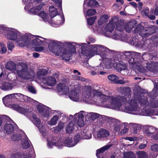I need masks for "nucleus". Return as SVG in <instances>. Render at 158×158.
I'll return each mask as SVG.
<instances>
[{"mask_svg": "<svg viewBox=\"0 0 158 158\" xmlns=\"http://www.w3.org/2000/svg\"><path fill=\"white\" fill-rule=\"evenodd\" d=\"M76 135L78 139V141L81 139H89L92 138V134L91 132L89 131H81L80 134H77Z\"/></svg>", "mask_w": 158, "mask_h": 158, "instance_id": "7c9ffc66", "label": "nucleus"}, {"mask_svg": "<svg viewBox=\"0 0 158 158\" xmlns=\"http://www.w3.org/2000/svg\"><path fill=\"white\" fill-rule=\"evenodd\" d=\"M110 158H135V155L132 152H124L120 154H114Z\"/></svg>", "mask_w": 158, "mask_h": 158, "instance_id": "f3484780", "label": "nucleus"}, {"mask_svg": "<svg viewBox=\"0 0 158 158\" xmlns=\"http://www.w3.org/2000/svg\"><path fill=\"white\" fill-rule=\"evenodd\" d=\"M93 30L95 32H97L99 34H102L105 35V32L103 31L102 28L101 27H96L95 29L94 28Z\"/></svg>", "mask_w": 158, "mask_h": 158, "instance_id": "3c124183", "label": "nucleus"}, {"mask_svg": "<svg viewBox=\"0 0 158 158\" xmlns=\"http://www.w3.org/2000/svg\"><path fill=\"white\" fill-rule=\"evenodd\" d=\"M157 153H150L149 155L148 154V158H155L158 155Z\"/></svg>", "mask_w": 158, "mask_h": 158, "instance_id": "774afa93", "label": "nucleus"}, {"mask_svg": "<svg viewBox=\"0 0 158 158\" xmlns=\"http://www.w3.org/2000/svg\"><path fill=\"white\" fill-rule=\"evenodd\" d=\"M53 1L56 5H57V6L60 9H62L61 7V2L59 0H52Z\"/></svg>", "mask_w": 158, "mask_h": 158, "instance_id": "bf43d9fd", "label": "nucleus"}, {"mask_svg": "<svg viewBox=\"0 0 158 158\" xmlns=\"http://www.w3.org/2000/svg\"><path fill=\"white\" fill-rule=\"evenodd\" d=\"M46 42L49 43L48 48L50 51L56 56H60L62 53V48L60 46L62 43L53 40H46Z\"/></svg>", "mask_w": 158, "mask_h": 158, "instance_id": "1a4fd4ad", "label": "nucleus"}, {"mask_svg": "<svg viewBox=\"0 0 158 158\" xmlns=\"http://www.w3.org/2000/svg\"><path fill=\"white\" fill-rule=\"evenodd\" d=\"M64 44L66 47L62 52V57L63 59L67 61L70 60L73 54L76 52V48H77L78 46L81 48V53L84 56L89 58L97 55H100L102 59V56H104L107 58L109 57V56L104 52H108L110 51V50L101 44L90 45L89 46L90 50H89L86 49L87 45L85 43L79 44L77 43L66 42Z\"/></svg>", "mask_w": 158, "mask_h": 158, "instance_id": "f257e3e1", "label": "nucleus"}, {"mask_svg": "<svg viewBox=\"0 0 158 158\" xmlns=\"http://www.w3.org/2000/svg\"><path fill=\"white\" fill-rule=\"evenodd\" d=\"M53 113L56 115L53 116L51 120L48 122V125L51 126L55 125L57 124L59 118L62 114L60 112L57 110H54Z\"/></svg>", "mask_w": 158, "mask_h": 158, "instance_id": "393cba45", "label": "nucleus"}, {"mask_svg": "<svg viewBox=\"0 0 158 158\" xmlns=\"http://www.w3.org/2000/svg\"><path fill=\"white\" fill-rule=\"evenodd\" d=\"M77 127L76 123L74 122V123L73 121L70 122L66 127V133L69 134L71 133Z\"/></svg>", "mask_w": 158, "mask_h": 158, "instance_id": "473e14b6", "label": "nucleus"}, {"mask_svg": "<svg viewBox=\"0 0 158 158\" xmlns=\"http://www.w3.org/2000/svg\"><path fill=\"white\" fill-rule=\"evenodd\" d=\"M16 94L17 97L20 98L19 99H22L25 102H31L33 100L31 98L21 94L17 93Z\"/></svg>", "mask_w": 158, "mask_h": 158, "instance_id": "ea45409f", "label": "nucleus"}, {"mask_svg": "<svg viewBox=\"0 0 158 158\" xmlns=\"http://www.w3.org/2000/svg\"><path fill=\"white\" fill-rule=\"evenodd\" d=\"M17 93H14L12 94H9L6 96L4 97L3 99V101L4 104L6 106H8V103L11 101V100L12 98H16L17 99H19L20 98L17 97L16 94Z\"/></svg>", "mask_w": 158, "mask_h": 158, "instance_id": "c85d7f7f", "label": "nucleus"}, {"mask_svg": "<svg viewBox=\"0 0 158 158\" xmlns=\"http://www.w3.org/2000/svg\"><path fill=\"white\" fill-rule=\"evenodd\" d=\"M14 124L11 123L6 124L4 126V128L6 133L9 134L12 132L17 128V126L14 123Z\"/></svg>", "mask_w": 158, "mask_h": 158, "instance_id": "2f4dec72", "label": "nucleus"}, {"mask_svg": "<svg viewBox=\"0 0 158 158\" xmlns=\"http://www.w3.org/2000/svg\"><path fill=\"white\" fill-rule=\"evenodd\" d=\"M98 6V3L95 0H85L84 3V10L85 12L86 8L85 7L87 6L92 7H97Z\"/></svg>", "mask_w": 158, "mask_h": 158, "instance_id": "c756f323", "label": "nucleus"}, {"mask_svg": "<svg viewBox=\"0 0 158 158\" xmlns=\"http://www.w3.org/2000/svg\"><path fill=\"white\" fill-rule=\"evenodd\" d=\"M132 42L134 45L140 48L146 49L148 48V42L143 41L139 42L138 39H135L134 38L132 39Z\"/></svg>", "mask_w": 158, "mask_h": 158, "instance_id": "bb28decb", "label": "nucleus"}, {"mask_svg": "<svg viewBox=\"0 0 158 158\" xmlns=\"http://www.w3.org/2000/svg\"><path fill=\"white\" fill-rule=\"evenodd\" d=\"M0 44L1 49V52L3 53H5L7 51V49L6 46L3 43H1Z\"/></svg>", "mask_w": 158, "mask_h": 158, "instance_id": "e2e57ef3", "label": "nucleus"}, {"mask_svg": "<svg viewBox=\"0 0 158 158\" xmlns=\"http://www.w3.org/2000/svg\"><path fill=\"white\" fill-rule=\"evenodd\" d=\"M85 116V114L84 111H80L79 113L75 114L73 116L72 115H70V118L72 119H73L74 122L76 123L75 122V120L77 121V124L78 126L80 127H82L84 125V117Z\"/></svg>", "mask_w": 158, "mask_h": 158, "instance_id": "dca6fc26", "label": "nucleus"}, {"mask_svg": "<svg viewBox=\"0 0 158 158\" xmlns=\"http://www.w3.org/2000/svg\"><path fill=\"white\" fill-rule=\"evenodd\" d=\"M122 125H123L124 127L120 131L118 132V134L119 135H122L126 133L128 130V124L127 123H123Z\"/></svg>", "mask_w": 158, "mask_h": 158, "instance_id": "de8ad7c7", "label": "nucleus"}, {"mask_svg": "<svg viewBox=\"0 0 158 158\" xmlns=\"http://www.w3.org/2000/svg\"><path fill=\"white\" fill-rule=\"evenodd\" d=\"M109 18L108 15L105 14L101 16L98 20V24L99 25H101L106 22Z\"/></svg>", "mask_w": 158, "mask_h": 158, "instance_id": "a19ab883", "label": "nucleus"}, {"mask_svg": "<svg viewBox=\"0 0 158 158\" xmlns=\"http://www.w3.org/2000/svg\"><path fill=\"white\" fill-rule=\"evenodd\" d=\"M109 123L111 127H113V130L115 132L118 133L120 130L121 127L120 122L118 119H114L111 118H109L108 119Z\"/></svg>", "mask_w": 158, "mask_h": 158, "instance_id": "a211bd4d", "label": "nucleus"}, {"mask_svg": "<svg viewBox=\"0 0 158 158\" xmlns=\"http://www.w3.org/2000/svg\"><path fill=\"white\" fill-rule=\"evenodd\" d=\"M149 12V9L148 8L143 10L142 11V13L143 15L148 16V14Z\"/></svg>", "mask_w": 158, "mask_h": 158, "instance_id": "69168bd1", "label": "nucleus"}, {"mask_svg": "<svg viewBox=\"0 0 158 158\" xmlns=\"http://www.w3.org/2000/svg\"><path fill=\"white\" fill-rule=\"evenodd\" d=\"M28 150L25 151L23 154L17 153L14 155L15 158H34L35 156L34 152L33 149H30L28 153Z\"/></svg>", "mask_w": 158, "mask_h": 158, "instance_id": "aec40b11", "label": "nucleus"}, {"mask_svg": "<svg viewBox=\"0 0 158 158\" xmlns=\"http://www.w3.org/2000/svg\"><path fill=\"white\" fill-rule=\"evenodd\" d=\"M44 6V4L42 3L39 6L32 7L30 9L29 12L31 14H35L41 10L42 7Z\"/></svg>", "mask_w": 158, "mask_h": 158, "instance_id": "c03bdc74", "label": "nucleus"}, {"mask_svg": "<svg viewBox=\"0 0 158 158\" xmlns=\"http://www.w3.org/2000/svg\"><path fill=\"white\" fill-rule=\"evenodd\" d=\"M21 133L23 134V135L21 137V139L22 140L20 143L21 146L23 148H28V149H27L26 151H27V150H28V153H29V151L30 149L32 148L33 149V148L31 147L30 148H29L30 146V143L28 138L23 131H21Z\"/></svg>", "mask_w": 158, "mask_h": 158, "instance_id": "b1692460", "label": "nucleus"}, {"mask_svg": "<svg viewBox=\"0 0 158 158\" xmlns=\"http://www.w3.org/2000/svg\"><path fill=\"white\" fill-rule=\"evenodd\" d=\"M151 150L155 152H158V144H155L152 145L151 146Z\"/></svg>", "mask_w": 158, "mask_h": 158, "instance_id": "4d7b16f0", "label": "nucleus"}, {"mask_svg": "<svg viewBox=\"0 0 158 158\" xmlns=\"http://www.w3.org/2000/svg\"><path fill=\"white\" fill-rule=\"evenodd\" d=\"M123 139H125L129 140L130 141H134L135 140L137 141L139 139V138L138 137H127L125 138H123Z\"/></svg>", "mask_w": 158, "mask_h": 158, "instance_id": "680f3d73", "label": "nucleus"}, {"mask_svg": "<svg viewBox=\"0 0 158 158\" xmlns=\"http://www.w3.org/2000/svg\"><path fill=\"white\" fill-rule=\"evenodd\" d=\"M13 108L25 115H27L29 110L19 106L18 105H13Z\"/></svg>", "mask_w": 158, "mask_h": 158, "instance_id": "72a5a7b5", "label": "nucleus"}, {"mask_svg": "<svg viewBox=\"0 0 158 158\" xmlns=\"http://www.w3.org/2000/svg\"><path fill=\"white\" fill-rule=\"evenodd\" d=\"M43 19V20L45 22H50V19L51 17L48 16V15L44 11H41L38 15Z\"/></svg>", "mask_w": 158, "mask_h": 158, "instance_id": "79ce46f5", "label": "nucleus"}, {"mask_svg": "<svg viewBox=\"0 0 158 158\" xmlns=\"http://www.w3.org/2000/svg\"><path fill=\"white\" fill-rule=\"evenodd\" d=\"M81 96L82 101L89 104L97 102L104 107L116 110L121 98L119 95L111 96L104 95L98 89L92 90L91 87L88 86L85 87Z\"/></svg>", "mask_w": 158, "mask_h": 158, "instance_id": "f03ea898", "label": "nucleus"}, {"mask_svg": "<svg viewBox=\"0 0 158 158\" xmlns=\"http://www.w3.org/2000/svg\"><path fill=\"white\" fill-rule=\"evenodd\" d=\"M135 158H148V154L143 151H139L136 152Z\"/></svg>", "mask_w": 158, "mask_h": 158, "instance_id": "a18cd8bd", "label": "nucleus"}, {"mask_svg": "<svg viewBox=\"0 0 158 158\" xmlns=\"http://www.w3.org/2000/svg\"><path fill=\"white\" fill-rule=\"evenodd\" d=\"M156 129L152 126H146L144 127V133L148 135H151L154 133Z\"/></svg>", "mask_w": 158, "mask_h": 158, "instance_id": "c9c22d12", "label": "nucleus"}, {"mask_svg": "<svg viewBox=\"0 0 158 158\" xmlns=\"http://www.w3.org/2000/svg\"><path fill=\"white\" fill-rule=\"evenodd\" d=\"M44 50V48L42 46H37L35 47V51L41 52H43Z\"/></svg>", "mask_w": 158, "mask_h": 158, "instance_id": "052dcab7", "label": "nucleus"}, {"mask_svg": "<svg viewBox=\"0 0 158 158\" xmlns=\"http://www.w3.org/2000/svg\"><path fill=\"white\" fill-rule=\"evenodd\" d=\"M102 56V61L100 65L95 68V70L98 71V72L105 69H110L111 68L114 64L116 63V61L118 60L117 58L114 59L110 57L107 58L105 57L104 56Z\"/></svg>", "mask_w": 158, "mask_h": 158, "instance_id": "9d476101", "label": "nucleus"}, {"mask_svg": "<svg viewBox=\"0 0 158 158\" xmlns=\"http://www.w3.org/2000/svg\"><path fill=\"white\" fill-rule=\"evenodd\" d=\"M64 123L62 122H60L58 123L56 126L57 127V128H58L59 131H60L64 128Z\"/></svg>", "mask_w": 158, "mask_h": 158, "instance_id": "338daca9", "label": "nucleus"}, {"mask_svg": "<svg viewBox=\"0 0 158 158\" xmlns=\"http://www.w3.org/2000/svg\"><path fill=\"white\" fill-rule=\"evenodd\" d=\"M6 68L12 72L15 71L16 69V72L19 76L23 79L32 81L35 76L34 71L28 69L27 65L24 63L19 64L16 68L15 64L14 62H8L6 65Z\"/></svg>", "mask_w": 158, "mask_h": 158, "instance_id": "39448f33", "label": "nucleus"}, {"mask_svg": "<svg viewBox=\"0 0 158 158\" xmlns=\"http://www.w3.org/2000/svg\"><path fill=\"white\" fill-rule=\"evenodd\" d=\"M96 19V16H95L88 19H87L88 24L89 25H92Z\"/></svg>", "mask_w": 158, "mask_h": 158, "instance_id": "5fc2aeb1", "label": "nucleus"}, {"mask_svg": "<svg viewBox=\"0 0 158 158\" xmlns=\"http://www.w3.org/2000/svg\"><path fill=\"white\" fill-rule=\"evenodd\" d=\"M130 126L133 128V132L134 134H136L137 129L138 125L135 123H131L130 124Z\"/></svg>", "mask_w": 158, "mask_h": 158, "instance_id": "6e6d98bb", "label": "nucleus"}, {"mask_svg": "<svg viewBox=\"0 0 158 158\" xmlns=\"http://www.w3.org/2000/svg\"><path fill=\"white\" fill-rule=\"evenodd\" d=\"M149 106L154 108L158 107V100L151 102Z\"/></svg>", "mask_w": 158, "mask_h": 158, "instance_id": "13d9d810", "label": "nucleus"}, {"mask_svg": "<svg viewBox=\"0 0 158 158\" xmlns=\"http://www.w3.org/2000/svg\"><path fill=\"white\" fill-rule=\"evenodd\" d=\"M51 17L50 22L48 23L53 27H56L62 24L64 22V17L60 15H57L53 20L51 19Z\"/></svg>", "mask_w": 158, "mask_h": 158, "instance_id": "4be33fe9", "label": "nucleus"}, {"mask_svg": "<svg viewBox=\"0 0 158 158\" xmlns=\"http://www.w3.org/2000/svg\"><path fill=\"white\" fill-rule=\"evenodd\" d=\"M49 10L51 18H53L57 15L58 14L57 10L53 6L50 7H49Z\"/></svg>", "mask_w": 158, "mask_h": 158, "instance_id": "49530a36", "label": "nucleus"}, {"mask_svg": "<svg viewBox=\"0 0 158 158\" xmlns=\"http://www.w3.org/2000/svg\"><path fill=\"white\" fill-rule=\"evenodd\" d=\"M31 35L33 36V37L30 39L29 44L25 46H27L28 47H33L34 46H44L47 44H49L46 42V40H48L47 39L40 36Z\"/></svg>", "mask_w": 158, "mask_h": 158, "instance_id": "ddd939ff", "label": "nucleus"}, {"mask_svg": "<svg viewBox=\"0 0 158 158\" xmlns=\"http://www.w3.org/2000/svg\"><path fill=\"white\" fill-rule=\"evenodd\" d=\"M65 146L72 147L75 145L79 142L77 135L74 137L69 136L65 137L64 139Z\"/></svg>", "mask_w": 158, "mask_h": 158, "instance_id": "6ab92c4d", "label": "nucleus"}, {"mask_svg": "<svg viewBox=\"0 0 158 158\" xmlns=\"http://www.w3.org/2000/svg\"><path fill=\"white\" fill-rule=\"evenodd\" d=\"M48 146L49 148H52L53 145H55L59 148H61L63 146H65L64 139L63 141L60 138H57V137L52 136L51 138L47 139Z\"/></svg>", "mask_w": 158, "mask_h": 158, "instance_id": "4468645a", "label": "nucleus"}, {"mask_svg": "<svg viewBox=\"0 0 158 158\" xmlns=\"http://www.w3.org/2000/svg\"><path fill=\"white\" fill-rule=\"evenodd\" d=\"M47 73V71L44 69H40L37 73V78L39 80L42 81L43 83L46 84L49 86H52L55 85L56 83V78L57 77H44V76Z\"/></svg>", "mask_w": 158, "mask_h": 158, "instance_id": "6e6552de", "label": "nucleus"}, {"mask_svg": "<svg viewBox=\"0 0 158 158\" xmlns=\"http://www.w3.org/2000/svg\"><path fill=\"white\" fill-rule=\"evenodd\" d=\"M3 30L7 31V33L5 35L6 38L15 41L19 47H23L27 45L30 39L33 37L31 34H22L13 28L4 27Z\"/></svg>", "mask_w": 158, "mask_h": 158, "instance_id": "20e7f679", "label": "nucleus"}, {"mask_svg": "<svg viewBox=\"0 0 158 158\" xmlns=\"http://www.w3.org/2000/svg\"><path fill=\"white\" fill-rule=\"evenodd\" d=\"M117 110H120L135 115L145 116L156 115L153 109L149 107H145L143 110H140L137 104V101L131 98L130 95L124 96H120Z\"/></svg>", "mask_w": 158, "mask_h": 158, "instance_id": "7ed1b4c3", "label": "nucleus"}, {"mask_svg": "<svg viewBox=\"0 0 158 158\" xmlns=\"http://www.w3.org/2000/svg\"><path fill=\"white\" fill-rule=\"evenodd\" d=\"M118 21V19L115 18H113L112 20L106 26L105 28V35L108 37H112V31L114 28V25Z\"/></svg>", "mask_w": 158, "mask_h": 158, "instance_id": "2eb2a0df", "label": "nucleus"}, {"mask_svg": "<svg viewBox=\"0 0 158 158\" xmlns=\"http://www.w3.org/2000/svg\"><path fill=\"white\" fill-rule=\"evenodd\" d=\"M112 145L110 144H107L97 150L96 156L98 158H105L103 154L105 151L109 149Z\"/></svg>", "mask_w": 158, "mask_h": 158, "instance_id": "a878e982", "label": "nucleus"}, {"mask_svg": "<svg viewBox=\"0 0 158 158\" xmlns=\"http://www.w3.org/2000/svg\"><path fill=\"white\" fill-rule=\"evenodd\" d=\"M97 13L96 10L94 9H90L88 10L85 12V15L89 16H92L95 15Z\"/></svg>", "mask_w": 158, "mask_h": 158, "instance_id": "09e8293b", "label": "nucleus"}, {"mask_svg": "<svg viewBox=\"0 0 158 158\" xmlns=\"http://www.w3.org/2000/svg\"><path fill=\"white\" fill-rule=\"evenodd\" d=\"M124 58H126L129 64L133 66V68L135 70L142 72H145L144 67L141 66L139 62V58L141 54L135 52L125 51L123 52Z\"/></svg>", "mask_w": 158, "mask_h": 158, "instance_id": "0eeeda50", "label": "nucleus"}, {"mask_svg": "<svg viewBox=\"0 0 158 158\" xmlns=\"http://www.w3.org/2000/svg\"><path fill=\"white\" fill-rule=\"evenodd\" d=\"M108 78L110 81L113 82L120 84H124L128 82V80H118V77L114 75H110L108 76Z\"/></svg>", "mask_w": 158, "mask_h": 158, "instance_id": "cd10ccee", "label": "nucleus"}, {"mask_svg": "<svg viewBox=\"0 0 158 158\" xmlns=\"http://www.w3.org/2000/svg\"><path fill=\"white\" fill-rule=\"evenodd\" d=\"M57 89L60 94H66L69 93V97L73 101H82L81 94L80 93V91L74 86L68 87L64 84L60 83L57 85Z\"/></svg>", "mask_w": 158, "mask_h": 158, "instance_id": "423d86ee", "label": "nucleus"}, {"mask_svg": "<svg viewBox=\"0 0 158 158\" xmlns=\"http://www.w3.org/2000/svg\"><path fill=\"white\" fill-rule=\"evenodd\" d=\"M14 48V45L13 43L9 42L7 43V48L9 50L11 51Z\"/></svg>", "mask_w": 158, "mask_h": 158, "instance_id": "0e129e2a", "label": "nucleus"}, {"mask_svg": "<svg viewBox=\"0 0 158 158\" xmlns=\"http://www.w3.org/2000/svg\"><path fill=\"white\" fill-rule=\"evenodd\" d=\"M136 24L135 22V21L130 22L125 25L124 29L125 31L127 32H129L135 26Z\"/></svg>", "mask_w": 158, "mask_h": 158, "instance_id": "58836bf2", "label": "nucleus"}, {"mask_svg": "<svg viewBox=\"0 0 158 158\" xmlns=\"http://www.w3.org/2000/svg\"><path fill=\"white\" fill-rule=\"evenodd\" d=\"M26 116L33 122V123L39 129L43 136L45 137L47 134L46 129L44 125L41 124L40 119L35 114H33L30 110H28L27 115Z\"/></svg>", "mask_w": 158, "mask_h": 158, "instance_id": "9b49d317", "label": "nucleus"}, {"mask_svg": "<svg viewBox=\"0 0 158 158\" xmlns=\"http://www.w3.org/2000/svg\"><path fill=\"white\" fill-rule=\"evenodd\" d=\"M22 131H18L16 132H15L12 135L11 139L14 141H16L19 139H21L23 134L21 133Z\"/></svg>", "mask_w": 158, "mask_h": 158, "instance_id": "e433bc0d", "label": "nucleus"}, {"mask_svg": "<svg viewBox=\"0 0 158 158\" xmlns=\"http://www.w3.org/2000/svg\"><path fill=\"white\" fill-rule=\"evenodd\" d=\"M37 109L40 113L44 117L48 116L50 111L49 107L40 104L37 106Z\"/></svg>", "mask_w": 158, "mask_h": 158, "instance_id": "412c9836", "label": "nucleus"}, {"mask_svg": "<svg viewBox=\"0 0 158 158\" xmlns=\"http://www.w3.org/2000/svg\"><path fill=\"white\" fill-rule=\"evenodd\" d=\"M138 101L141 105H145V107L147 106L148 104V102L147 98L143 96L142 94L139 98Z\"/></svg>", "mask_w": 158, "mask_h": 158, "instance_id": "37998d69", "label": "nucleus"}, {"mask_svg": "<svg viewBox=\"0 0 158 158\" xmlns=\"http://www.w3.org/2000/svg\"><path fill=\"white\" fill-rule=\"evenodd\" d=\"M110 135V133L107 130L102 129L99 130L96 135H94L95 138L97 139H104L107 138Z\"/></svg>", "mask_w": 158, "mask_h": 158, "instance_id": "5701e85b", "label": "nucleus"}, {"mask_svg": "<svg viewBox=\"0 0 158 158\" xmlns=\"http://www.w3.org/2000/svg\"><path fill=\"white\" fill-rule=\"evenodd\" d=\"M13 87V85L8 82H3L0 84V88L4 90L11 89Z\"/></svg>", "mask_w": 158, "mask_h": 158, "instance_id": "4c0bfd02", "label": "nucleus"}, {"mask_svg": "<svg viewBox=\"0 0 158 158\" xmlns=\"http://www.w3.org/2000/svg\"><path fill=\"white\" fill-rule=\"evenodd\" d=\"M151 33L149 32L148 30L143 29L140 32V34L141 36L143 37H148L151 34Z\"/></svg>", "mask_w": 158, "mask_h": 158, "instance_id": "8fccbe9b", "label": "nucleus"}, {"mask_svg": "<svg viewBox=\"0 0 158 158\" xmlns=\"http://www.w3.org/2000/svg\"><path fill=\"white\" fill-rule=\"evenodd\" d=\"M155 63L152 62L148 63L146 64V67L147 69L150 71L152 70V69L155 68Z\"/></svg>", "mask_w": 158, "mask_h": 158, "instance_id": "603ef678", "label": "nucleus"}, {"mask_svg": "<svg viewBox=\"0 0 158 158\" xmlns=\"http://www.w3.org/2000/svg\"><path fill=\"white\" fill-rule=\"evenodd\" d=\"M117 68L120 70H122L126 69V66L125 64L119 63L117 64Z\"/></svg>", "mask_w": 158, "mask_h": 158, "instance_id": "864d4df0", "label": "nucleus"}, {"mask_svg": "<svg viewBox=\"0 0 158 158\" xmlns=\"http://www.w3.org/2000/svg\"><path fill=\"white\" fill-rule=\"evenodd\" d=\"M85 116L88 119H91L92 120L99 118L100 116V114L90 112L88 113L84 111Z\"/></svg>", "mask_w": 158, "mask_h": 158, "instance_id": "f704fd0d", "label": "nucleus"}, {"mask_svg": "<svg viewBox=\"0 0 158 158\" xmlns=\"http://www.w3.org/2000/svg\"><path fill=\"white\" fill-rule=\"evenodd\" d=\"M115 33L112 36V38L114 39L119 40L122 41L130 42V38L127 36L126 34L121 32L123 31V27L119 24H116Z\"/></svg>", "mask_w": 158, "mask_h": 158, "instance_id": "f8f14e48", "label": "nucleus"}]
</instances>
